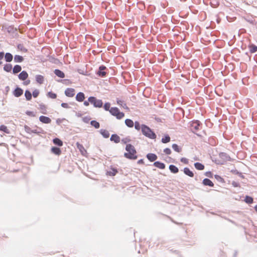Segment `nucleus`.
<instances>
[{
	"instance_id": "f257e3e1",
	"label": "nucleus",
	"mask_w": 257,
	"mask_h": 257,
	"mask_svg": "<svg viewBox=\"0 0 257 257\" xmlns=\"http://www.w3.org/2000/svg\"><path fill=\"white\" fill-rule=\"evenodd\" d=\"M125 150L126 152L124 154L125 158L130 160H136L137 159V151L133 145L131 144L126 145Z\"/></svg>"
},
{
	"instance_id": "f03ea898",
	"label": "nucleus",
	"mask_w": 257,
	"mask_h": 257,
	"mask_svg": "<svg viewBox=\"0 0 257 257\" xmlns=\"http://www.w3.org/2000/svg\"><path fill=\"white\" fill-rule=\"evenodd\" d=\"M141 130L142 133L145 136L150 139L156 138V135L148 126L145 125H142L141 126Z\"/></svg>"
},
{
	"instance_id": "7ed1b4c3",
	"label": "nucleus",
	"mask_w": 257,
	"mask_h": 257,
	"mask_svg": "<svg viewBox=\"0 0 257 257\" xmlns=\"http://www.w3.org/2000/svg\"><path fill=\"white\" fill-rule=\"evenodd\" d=\"M109 112L112 115L116 116L117 119H121L124 116V114L120 112L117 107H111Z\"/></svg>"
},
{
	"instance_id": "20e7f679",
	"label": "nucleus",
	"mask_w": 257,
	"mask_h": 257,
	"mask_svg": "<svg viewBox=\"0 0 257 257\" xmlns=\"http://www.w3.org/2000/svg\"><path fill=\"white\" fill-rule=\"evenodd\" d=\"M88 100L93 104L94 107H101L103 105V102L101 100L97 99L95 97L91 96L88 99Z\"/></svg>"
},
{
	"instance_id": "39448f33",
	"label": "nucleus",
	"mask_w": 257,
	"mask_h": 257,
	"mask_svg": "<svg viewBox=\"0 0 257 257\" xmlns=\"http://www.w3.org/2000/svg\"><path fill=\"white\" fill-rule=\"evenodd\" d=\"M200 126L201 123L198 120L193 121L191 123V130L194 133H196L197 131L200 130Z\"/></svg>"
},
{
	"instance_id": "423d86ee",
	"label": "nucleus",
	"mask_w": 257,
	"mask_h": 257,
	"mask_svg": "<svg viewBox=\"0 0 257 257\" xmlns=\"http://www.w3.org/2000/svg\"><path fill=\"white\" fill-rule=\"evenodd\" d=\"M75 89L72 88H67L65 91V95L69 97H73L75 95Z\"/></svg>"
},
{
	"instance_id": "0eeeda50",
	"label": "nucleus",
	"mask_w": 257,
	"mask_h": 257,
	"mask_svg": "<svg viewBox=\"0 0 257 257\" xmlns=\"http://www.w3.org/2000/svg\"><path fill=\"white\" fill-rule=\"evenodd\" d=\"M77 148L78 149L81 154L83 156H85L87 154V151L84 148L82 145L79 144L78 142L76 143Z\"/></svg>"
},
{
	"instance_id": "6e6552de",
	"label": "nucleus",
	"mask_w": 257,
	"mask_h": 257,
	"mask_svg": "<svg viewBox=\"0 0 257 257\" xmlns=\"http://www.w3.org/2000/svg\"><path fill=\"white\" fill-rule=\"evenodd\" d=\"M39 120L44 123H50L51 122V119L49 117L43 115L40 116Z\"/></svg>"
},
{
	"instance_id": "1a4fd4ad",
	"label": "nucleus",
	"mask_w": 257,
	"mask_h": 257,
	"mask_svg": "<svg viewBox=\"0 0 257 257\" xmlns=\"http://www.w3.org/2000/svg\"><path fill=\"white\" fill-rule=\"evenodd\" d=\"M28 77V74L25 71H23L19 75V78L21 80H25Z\"/></svg>"
},
{
	"instance_id": "9d476101",
	"label": "nucleus",
	"mask_w": 257,
	"mask_h": 257,
	"mask_svg": "<svg viewBox=\"0 0 257 257\" xmlns=\"http://www.w3.org/2000/svg\"><path fill=\"white\" fill-rule=\"evenodd\" d=\"M23 89L19 87H17L14 91V95L16 97H19L21 96L23 94Z\"/></svg>"
},
{
	"instance_id": "9b49d317",
	"label": "nucleus",
	"mask_w": 257,
	"mask_h": 257,
	"mask_svg": "<svg viewBox=\"0 0 257 257\" xmlns=\"http://www.w3.org/2000/svg\"><path fill=\"white\" fill-rule=\"evenodd\" d=\"M85 99V96L83 92H79L76 96V99L79 102L83 101Z\"/></svg>"
},
{
	"instance_id": "f8f14e48",
	"label": "nucleus",
	"mask_w": 257,
	"mask_h": 257,
	"mask_svg": "<svg viewBox=\"0 0 257 257\" xmlns=\"http://www.w3.org/2000/svg\"><path fill=\"white\" fill-rule=\"evenodd\" d=\"M106 69V67L104 66H101L99 68V71L97 74L100 76H104L106 75V72L104 71Z\"/></svg>"
},
{
	"instance_id": "ddd939ff",
	"label": "nucleus",
	"mask_w": 257,
	"mask_h": 257,
	"mask_svg": "<svg viewBox=\"0 0 257 257\" xmlns=\"http://www.w3.org/2000/svg\"><path fill=\"white\" fill-rule=\"evenodd\" d=\"M203 184L205 186H208L210 187H213V183L209 179L205 178L203 180Z\"/></svg>"
},
{
	"instance_id": "4468645a",
	"label": "nucleus",
	"mask_w": 257,
	"mask_h": 257,
	"mask_svg": "<svg viewBox=\"0 0 257 257\" xmlns=\"http://www.w3.org/2000/svg\"><path fill=\"white\" fill-rule=\"evenodd\" d=\"M147 157L148 158V159L151 162H153V161H155L157 160V156L156 155L154 154H152V153H150V154H148L147 155Z\"/></svg>"
},
{
	"instance_id": "2eb2a0df",
	"label": "nucleus",
	"mask_w": 257,
	"mask_h": 257,
	"mask_svg": "<svg viewBox=\"0 0 257 257\" xmlns=\"http://www.w3.org/2000/svg\"><path fill=\"white\" fill-rule=\"evenodd\" d=\"M183 172L185 175L190 177H193L194 176V173L188 168L186 167L184 168Z\"/></svg>"
},
{
	"instance_id": "dca6fc26",
	"label": "nucleus",
	"mask_w": 257,
	"mask_h": 257,
	"mask_svg": "<svg viewBox=\"0 0 257 257\" xmlns=\"http://www.w3.org/2000/svg\"><path fill=\"white\" fill-rule=\"evenodd\" d=\"M110 139L115 143H118L120 142V137L116 134L112 135Z\"/></svg>"
},
{
	"instance_id": "f3484780",
	"label": "nucleus",
	"mask_w": 257,
	"mask_h": 257,
	"mask_svg": "<svg viewBox=\"0 0 257 257\" xmlns=\"http://www.w3.org/2000/svg\"><path fill=\"white\" fill-rule=\"evenodd\" d=\"M154 165L156 167L158 168L161 169H164L165 168V165L160 162L157 161L155 162L154 163Z\"/></svg>"
},
{
	"instance_id": "a211bd4d",
	"label": "nucleus",
	"mask_w": 257,
	"mask_h": 257,
	"mask_svg": "<svg viewBox=\"0 0 257 257\" xmlns=\"http://www.w3.org/2000/svg\"><path fill=\"white\" fill-rule=\"evenodd\" d=\"M51 152L53 154L59 156L61 154V151L60 148L57 147H52L51 148Z\"/></svg>"
},
{
	"instance_id": "6ab92c4d",
	"label": "nucleus",
	"mask_w": 257,
	"mask_h": 257,
	"mask_svg": "<svg viewBox=\"0 0 257 257\" xmlns=\"http://www.w3.org/2000/svg\"><path fill=\"white\" fill-rule=\"evenodd\" d=\"M55 74L60 78H63L65 77L64 73L59 69H56L54 71Z\"/></svg>"
},
{
	"instance_id": "aec40b11",
	"label": "nucleus",
	"mask_w": 257,
	"mask_h": 257,
	"mask_svg": "<svg viewBox=\"0 0 257 257\" xmlns=\"http://www.w3.org/2000/svg\"><path fill=\"white\" fill-rule=\"evenodd\" d=\"M169 169L170 171L173 173H177L179 172L178 168L173 165H171L169 166Z\"/></svg>"
},
{
	"instance_id": "412c9836",
	"label": "nucleus",
	"mask_w": 257,
	"mask_h": 257,
	"mask_svg": "<svg viewBox=\"0 0 257 257\" xmlns=\"http://www.w3.org/2000/svg\"><path fill=\"white\" fill-rule=\"evenodd\" d=\"M36 80L39 84H42L44 82V78L42 75H37L36 76Z\"/></svg>"
},
{
	"instance_id": "4be33fe9",
	"label": "nucleus",
	"mask_w": 257,
	"mask_h": 257,
	"mask_svg": "<svg viewBox=\"0 0 257 257\" xmlns=\"http://www.w3.org/2000/svg\"><path fill=\"white\" fill-rule=\"evenodd\" d=\"M194 166L195 168L198 170H203L204 169V166L199 162L195 163Z\"/></svg>"
},
{
	"instance_id": "5701e85b",
	"label": "nucleus",
	"mask_w": 257,
	"mask_h": 257,
	"mask_svg": "<svg viewBox=\"0 0 257 257\" xmlns=\"http://www.w3.org/2000/svg\"><path fill=\"white\" fill-rule=\"evenodd\" d=\"M5 58L7 62H11L13 60V55L10 53H7L5 55Z\"/></svg>"
},
{
	"instance_id": "b1692460",
	"label": "nucleus",
	"mask_w": 257,
	"mask_h": 257,
	"mask_svg": "<svg viewBox=\"0 0 257 257\" xmlns=\"http://www.w3.org/2000/svg\"><path fill=\"white\" fill-rule=\"evenodd\" d=\"M53 143L58 146H62L63 142L62 141L58 138H55L53 140Z\"/></svg>"
},
{
	"instance_id": "393cba45",
	"label": "nucleus",
	"mask_w": 257,
	"mask_h": 257,
	"mask_svg": "<svg viewBox=\"0 0 257 257\" xmlns=\"http://www.w3.org/2000/svg\"><path fill=\"white\" fill-rule=\"evenodd\" d=\"M248 48L250 52L251 53H255V52L257 51V46L253 44H251L249 45Z\"/></svg>"
},
{
	"instance_id": "a878e982",
	"label": "nucleus",
	"mask_w": 257,
	"mask_h": 257,
	"mask_svg": "<svg viewBox=\"0 0 257 257\" xmlns=\"http://www.w3.org/2000/svg\"><path fill=\"white\" fill-rule=\"evenodd\" d=\"M22 70L21 66L19 65H16L14 66L13 72V73L16 74L20 72Z\"/></svg>"
},
{
	"instance_id": "bb28decb",
	"label": "nucleus",
	"mask_w": 257,
	"mask_h": 257,
	"mask_svg": "<svg viewBox=\"0 0 257 257\" xmlns=\"http://www.w3.org/2000/svg\"><path fill=\"white\" fill-rule=\"evenodd\" d=\"M100 134L103 136V137L105 138H108L109 137V133L108 131L105 130H101Z\"/></svg>"
},
{
	"instance_id": "cd10ccee",
	"label": "nucleus",
	"mask_w": 257,
	"mask_h": 257,
	"mask_svg": "<svg viewBox=\"0 0 257 257\" xmlns=\"http://www.w3.org/2000/svg\"><path fill=\"white\" fill-rule=\"evenodd\" d=\"M125 123L128 127H132L134 125L133 121L130 119H125Z\"/></svg>"
},
{
	"instance_id": "c85d7f7f",
	"label": "nucleus",
	"mask_w": 257,
	"mask_h": 257,
	"mask_svg": "<svg viewBox=\"0 0 257 257\" xmlns=\"http://www.w3.org/2000/svg\"><path fill=\"white\" fill-rule=\"evenodd\" d=\"M4 69L6 72H11L12 69V65L10 64H7L4 66Z\"/></svg>"
},
{
	"instance_id": "c756f323",
	"label": "nucleus",
	"mask_w": 257,
	"mask_h": 257,
	"mask_svg": "<svg viewBox=\"0 0 257 257\" xmlns=\"http://www.w3.org/2000/svg\"><path fill=\"white\" fill-rule=\"evenodd\" d=\"M24 58L22 56L20 55H15L14 57V61L16 62H21L23 61Z\"/></svg>"
},
{
	"instance_id": "7c9ffc66",
	"label": "nucleus",
	"mask_w": 257,
	"mask_h": 257,
	"mask_svg": "<svg viewBox=\"0 0 257 257\" xmlns=\"http://www.w3.org/2000/svg\"><path fill=\"white\" fill-rule=\"evenodd\" d=\"M26 98L27 100H30L32 99V94L29 90H26L25 93Z\"/></svg>"
},
{
	"instance_id": "2f4dec72",
	"label": "nucleus",
	"mask_w": 257,
	"mask_h": 257,
	"mask_svg": "<svg viewBox=\"0 0 257 257\" xmlns=\"http://www.w3.org/2000/svg\"><path fill=\"white\" fill-rule=\"evenodd\" d=\"M0 131L4 132L7 134H9V130L7 127L5 125H2L0 126Z\"/></svg>"
},
{
	"instance_id": "473e14b6",
	"label": "nucleus",
	"mask_w": 257,
	"mask_h": 257,
	"mask_svg": "<svg viewBox=\"0 0 257 257\" xmlns=\"http://www.w3.org/2000/svg\"><path fill=\"white\" fill-rule=\"evenodd\" d=\"M117 103L119 105L122 106L124 108L128 109V107H127L126 104L124 103L123 101L121 100H118L117 101Z\"/></svg>"
},
{
	"instance_id": "72a5a7b5",
	"label": "nucleus",
	"mask_w": 257,
	"mask_h": 257,
	"mask_svg": "<svg viewBox=\"0 0 257 257\" xmlns=\"http://www.w3.org/2000/svg\"><path fill=\"white\" fill-rule=\"evenodd\" d=\"M90 124L95 128H98L100 126L99 123L95 120H92L90 122Z\"/></svg>"
},
{
	"instance_id": "f704fd0d",
	"label": "nucleus",
	"mask_w": 257,
	"mask_h": 257,
	"mask_svg": "<svg viewBox=\"0 0 257 257\" xmlns=\"http://www.w3.org/2000/svg\"><path fill=\"white\" fill-rule=\"evenodd\" d=\"M244 201L246 203L250 204L253 202V198L250 196H246Z\"/></svg>"
},
{
	"instance_id": "c9c22d12",
	"label": "nucleus",
	"mask_w": 257,
	"mask_h": 257,
	"mask_svg": "<svg viewBox=\"0 0 257 257\" xmlns=\"http://www.w3.org/2000/svg\"><path fill=\"white\" fill-rule=\"evenodd\" d=\"M117 173V171L115 169H112L111 171L107 172V174L110 176H115Z\"/></svg>"
},
{
	"instance_id": "e433bc0d",
	"label": "nucleus",
	"mask_w": 257,
	"mask_h": 257,
	"mask_svg": "<svg viewBox=\"0 0 257 257\" xmlns=\"http://www.w3.org/2000/svg\"><path fill=\"white\" fill-rule=\"evenodd\" d=\"M172 148L175 151L178 153L180 152L181 151V149L179 147V146L175 144L172 145Z\"/></svg>"
},
{
	"instance_id": "4c0bfd02",
	"label": "nucleus",
	"mask_w": 257,
	"mask_h": 257,
	"mask_svg": "<svg viewBox=\"0 0 257 257\" xmlns=\"http://www.w3.org/2000/svg\"><path fill=\"white\" fill-rule=\"evenodd\" d=\"M170 141V138L168 136H165L164 138L162 139V142L163 143H167Z\"/></svg>"
},
{
	"instance_id": "58836bf2",
	"label": "nucleus",
	"mask_w": 257,
	"mask_h": 257,
	"mask_svg": "<svg viewBox=\"0 0 257 257\" xmlns=\"http://www.w3.org/2000/svg\"><path fill=\"white\" fill-rule=\"evenodd\" d=\"M48 95L49 97L52 98V99H55L57 97V94L56 93H54L52 92H48Z\"/></svg>"
},
{
	"instance_id": "ea45409f",
	"label": "nucleus",
	"mask_w": 257,
	"mask_h": 257,
	"mask_svg": "<svg viewBox=\"0 0 257 257\" xmlns=\"http://www.w3.org/2000/svg\"><path fill=\"white\" fill-rule=\"evenodd\" d=\"M110 104L108 102L105 103L104 105V108L105 110H110Z\"/></svg>"
},
{
	"instance_id": "a19ab883",
	"label": "nucleus",
	"mask_w": 257,
	"mask_h": 257,
	"mask_svg": "<svg viewBox=\"0 0 257 257\" xmlns=\"http://www.w3.org/2000/svg\"><path fill=\"white\" fill-rule=\"evenodd\" d=\"M135 127L137 130H140L141 129V126L140 123L138 121H136L135 122Z\"/></svg>"
},
{
	"instance_id": "79ce46f5",
	"label": "nucleus",
	"mask_w": 257,
	"mask_h": 257,
	"mask_svg": "<svg viewBox=\"0 0 257 257\" xmlns=\"http://www.w3.org/2000/svg\"><path fill=\"white\" fill-rule=\"evenodd\" d=\"M26 113L29 115V116H32V117H34L35 116V113L33 112V111H27Z\"/></svg>"
},
{
	"instance_id": "37998d69",
	"label": "nucleus",
	"mask_w": 257,
	"mask_h": 257,
	"mask_svg": "<svg viewBox=\"0 0 257 257\" xmlns=\"http://www.w3.org/2000/svg\"><path fill=\"white\" fill-rule=\"evenodd\" d=\"M39 94V92L38 90H35L33 92V95L35 98L38 96Z\"/></svg>"
},
{
	"instance_id": "c03bdc74",
	"label": "nucleus",
	"mask_w": 257,
	"mask_h": 257,
	"mask_svg": "<svg viewBox=\"0 0 257 257\" xmlns=\"http://www.w3.org/2000/svg\"><path fill=\"white\" fill-rule=\"evenodd\" d=\"M164 152L167 155H170L171 153V150L169 148L165 149Z\"/></svg>"
},
{
	"instance_id": "a18cd8bd",
	"label": "nucleus",
	"mask_w": 257,
	"mask_h": 257,
	"mask_svg": "<svg viewBox=\"0 0 257 257\" xmlns=\"http://www.w3.org/2000/svg\"><path fill=\"white\" fill-rule=\"evenodd\" d=\"M181 161L186 164H187L188 163V161L186 158H181Z\"/></svg>"
},
{
	"instance_id": "49530a36",
	"label": "nucleus",
	"mask_w": 257,
	"mask_h": 257,
	"mask_svg": "<svg viewBox=\"0 0 257 257\" xmlns=\"http://www.w3.org/2000/svg\"><path fill=\"white\" fill-rule=\"evenodd\" d=\"M61 106L64 108H68L69 107L68 104L66 103H62L61 104Z\"/></svg>"
},
{
	"instance_id": "de8ad7c7",
	"label": "nucleus",
	"mask_w": 257,
	"mask_h": 257,
	"mask_svg": "<svg viewBox=\"0 0 257 257\" xmlns=\"http://www.w3.org/2000/svg\"><path fill=\"white\" fill-rule=\"evenodd\" d=\"M89 101H85L83 103L84 105L86 106H87L89 105Z\"/></svg>"
},
{
	"instance_id": "09e8293b",
	"label": "nucleus",
	"mask_w": 257,
	"mask_h": 257,
	"mask_svg": "<svg viewBox=\"0 0 257 257\" xmlns=\"http://www.w3.org/2000/svg\"><path fill=\"white\" fill-rule=\"evenodd\" d=\"M4 56V53L2 52H0V60H2Z\"/></svg>"
},
{
	"instance_id": "8fccbe9b",
	"label": "nucleus",
	"mask_w": 257,
	"mask_h": 257,
	"mask_svg": "<svg viewBox=\"0 0 257 257\" xmlns=\"http://www.w3.org/2000/svg\"><path fill=\"white\" fill-rule=\"evenodd\" d=\"M234 20V18H231V17H230V19H228V21L229 22H231V21H233Z\"/></svg>"
},
{
	"instance_id": "3c124183",
	"label": "nucleus",
	"mask_w": 257,
	"mask_h": 257,
	"mask_svg": "<svg viewBox=\"0 0 257 257\" xmlns=\"http://www.w3.org/2000/svg\"><path fill=\"white\" fill-rule=\"evenodd\" d=\"M138 164H143V163H144V161L142 159H141V160H140L138 161Z\"/></svg>"
},
{
	"instance_id": "603ef678",
	"label": "nucleus",
	"mask_w": 257,
	"mask_h": 257,
	"mask_svg": "<svg viewBox=\"0 0 257 257\" xmlns=\"http://www.w3.org/2000/svg\"><path fill=\"white\" fill-rule=\"evenodd\" d=\"M29 83H30V80L26 81V82L24 83V84L25 85H27V84H29Z\"/></svg>"
},
{
	"instance_id": "864d4df0",
	"label": "nucleus",
	"mask_w": 257,
	"mask_h": 257,
	"mask_svg": "<svg viewBox=\"0 0 257 257\" xmlns=\"http://www.w3.org/2000/svg\"><path fill=\"white\" fill-rule=\"evenodd\" d=\"M254 209H255V211L257 212V205H256V206L254 207Z\"/></svg>"
},
{
	"instance_id": "5fc2aeb1",
	"label": "nucleus",
	"mask_w": 257,
	"mask_h": 257,
	"mask_svg": "<svg viewBox=\"0 0 257 257\" xmlns=\"http://www.w3.org/2000/svg\"><path fill=\"white\" fill-rule=\"evenodd\" d=\"M223 155H224V154H223V153H221V154H220V156H223Z\"/></svg>"
},
{
	"instance_id": "6e6d98bb",
	"label": "nucleus",
	"mask_w": 257,
	"mask_h": 257,
	"mask_svg": "<svg viewBox=\"0 0 257 257\" xmlns=\"http://www.w3.org/2000/svg\"><path fill=\"white\" fill-rule=\"evenodd\" d=\"M215 178H217V177H218V176L217 175H215Z\"/></svg>"
},
{
	"instance_id": "4d7b16f0",
	"label": "nucleus",
	"mask_w": 257,
	"mask_h": 257,
	"mask_svg": "<svg viewBox=\"0 0 257 257\" xmlns=\"http://www.w3.org/2000/svg\"><path fill=\"white\" fill-rule=\"evenodd\" d=\"M217 23H219V21L218 20V19H217Z\"/></svg>"
},
{
	"instance_id": "13d9d810",
	"label": "nucleus",
	"mask_w": 257,
	"mask_h": 257,
	"mask_svg": "<svg viewBox=\"0 0 257 257\" xmlns=\"http://www.w3.org/2000/svg\"><path fill=\"white\" fill-rule=\"evenodd\" d=\"M2 64V62L0 61V65Z\"/></svg>"
}]
</instances>
